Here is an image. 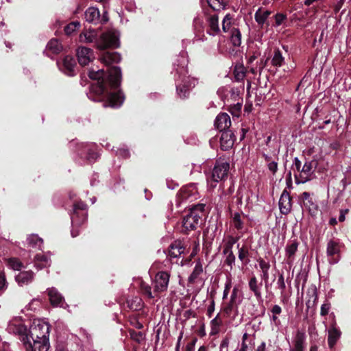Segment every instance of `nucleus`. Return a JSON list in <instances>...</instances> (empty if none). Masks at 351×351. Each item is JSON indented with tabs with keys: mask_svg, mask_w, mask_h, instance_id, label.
<instances>
[{
	"mask_svg": "<svg viewBox=\"0 0 351 351\" xmlns=\"http://www.w3.org/2000/svg\"><path fill=\"white\" fill-rule=\"evenodd\" d=\"M79 210L83 212V213L82 214L83 215L82 222L85 221L86 219V217L85 216L84 213V210H86V204H84L83 202H78L77 204H75L73 208V214L71 217L73 226H74V224H77L76 218L80 215L78 213Z\"/></svg>",
	"mask_w": 351,
	"mask_h": 351,
	"instance_id": "nucleus-27",
	"label": "nucleus"
},
{
	"mask_svg": "<svg viewBox=\"0 0 351 351\" xmlns=\"http://www.w3.org/2000/svg\"><path fill=\"white\" fill-rule=\"evenodd\" d=\"M221 132L220 137L221 147L223 149L227 150L232 147L234 144V135L230 130H225Z\"/></svg>",
	"mask_w": 351,
	"mask_h": 351,
	"instance_id": "nucleus-18",
	"label": "nucleus"
},
{
	"mask_svg": "<svg viewBox=\"0 0 351 351\" xmlns=\"http://www.w3.org/2000/svg\"><path fill=\"white\" fill-rule=\"evenodd\" d=\"M258 265L261 271L269 270L270 264L269 262L265 261L263 258L258 260Z\"/></svg>",
	"mask_w": 351,
	"mask_h": 351,
	"instance_id": "nucleus-55",
	"label": "nucleus"
},
{
	"mask_svg": "<svg viewBox=\"0 0 351 351\" xmlns=\"http://www.w3.org/2000/svg\"><path fill=\"white\" fill-rule=\"evenodd\" d=\"M204 208H205V205L204 204H198L197 205H195L193 206L192 208H191L190 211H195V213H198L199 215V213H203V211L204 210Z\"/></svg>",
	"mask_w": 351,
	"mask_h": 351,
	"instance_id": "nucleus-57",
	"label": "nucleus"
},
{
	"mask_svg": "<svg viewBox=\"0 0 351 351\" xmlns=\"http://www.w3.org/2000/svg\"><path fill=\"white\" fill-rule=\"evenodd\" d=\"M101 61L106 66L113 63H118L121 60V56L117 52H104L101 56Z\"/></svg>",
	"mask_w": 351,
	"mask_h": 351,
	"instance_id": "nucleus-19",
	"label": "nucleus"
},
{
	"mask_svg": "<svg viewBox=\"0 0 351 351\" xmlns=\"http://www.w3.org/2000/svg\"><path fill=\"white\" fill-rule=\"evenodd\" d=\"M170 278V274L167 271L158 272L152 280V287L148 284L142 282L141 283V291L142 293L149 299L158 298L160 294L167 290Z\"/></svg>",
	"mask_w": 351,
	"mask_h": 351,
	"instance_id": "nucleus-4",
	"label": "nucleus"
},
{
	"mask_svg": "<svg viewBox=\"0 0 351 351\" xmlns=\"http://www.w3.org/2000/svg\"><path fill=\"white\" fill-rule=\"evenodd\" d=\"M223 254L227 255L225 260V263L227 265H228L230 267V269H232L236 259L235 256L233 254V252H223Z\"/></svg>",
	"mask_w": 351,
	"mask_h": 351,
	"instance_id": "nucleus-49",
	"label": "nucleus"
},
{
	"mask_svg": "<svg viewBox=\"0 0 351 351\" xmlns=\"http://www.w3.org/2000/svg\"><path fill=\"white\" fill-rule=\"evenodd\" d=\"M346 0H339L334 6V12L337 13L342 8Z\"/></svg>",
	"mask_w": 351,
	"mask_h": 351,
	"instance_id": "nucleus-61",
	"label": "nucleus"
},
{
	"mask_svg": "<svg viewBox=\"0 0 351 351\" xmlns=\"http://www.w3.org/2000/svg\"><path fill=\"white\" fill-rule=\"evenodd\" d=\"M206 32L208 34L215 36L221 32L217 14L208 15L206 17Z\"/></svg>",
	"mask_w": 351,
	"mask_h": 351,
	"instance_id": "nucleus-13",
	"label": "nucleus"
},
{
	"mask_svg": "<svg viewBox=\"0 0 351 351\" xmlns=\"http://www.w3.org/2000/svg\"><path fill=\"white\" fill-rule=\"evenodd\" d=\"M49 300L53 306H62L63 304V298L61 294L55 289L51 288L48 290Z\"/></svg>",
	"mask_w": 351,
	"mask_h": 351,
	"instance_id": "nucleus-24",
	"label": "nucleus"
},
{
	"mask_svg": "<svg viewBox=\"0 0 351 351\" xmlns=\"http://www.w3.org/2000/svg\"><path fill=\"white\" fill-rule=\"evenodd\" d=\"M28 339L29 341L23 343L27 351H48L50 348L49 340V325L40 319L33 321L29 330H27Z\"/></svg>",
	"mask_w": 351,
	"mask_h": 351,
	"instance_id": "nucleus-2",
	"label": "nucleus"
},
{
	"mask_svg": "<svg viewBox=\"0 0 351 351\" xmlns=\"http://www.w3.org/2000/svg\"><path fill=\"white\" fill-rule=\"evenodd\" d=\"M279 208L282 214L287 215L291 210V199L287 190H284L279 200Z\"/></svg>",
	"mask_w": 351,
	"mask_h": 351,
	"instance_id": "nucleus-15",
	"label": "nucleus"
},
{
	"mask_svg": "<svg viewBox=\"0 0 351 351\" xmlns=\"http://www.w3.org/2000/svg\"><path fill=\"white\" fill-rule=\"evenodd\" d=\"M238 249V257L239 259L244 264H247L249 262V250L246 245L240 247L239 244H237Z\"/></svg>",
	"mask_w": 351,
	"mask_h": 351,
	"instance_id": "nucleus-35",
	"label": "nucleus"
},
{
	"mask_svg": "<svg viewBox=\"0 0 351 351\" xmlns=\"http://www.w3.org/2000/svg\"><path fill=\"white\" fill-rule=\"evenodd\" d=\"M277 286L278 288L280 289L281 291V295H283L285 289H286V285L285 282L284 276L282 274H280L277 280Z\"/></svg>",
	"mask_w": 351,
	"mask_h": 351,
	"instance_id": "nucleus-50",
	"label": "nucleus"
},
{
	"mask_svg": "<svg viewBox=\"0 0 351 351\" xmlns=\"http://www.w3.org/2000/svg\"><path fill=\"white\" fill-rule=\"evenodd\" d=\"M343 244L338 239H330L327 243L326 255L330 264H337L341 258V250Z\"/></svg>",
	"mask_w": 351,
	"mask_h": 351,
	"instance_id": "nucleus-8",
	"label": "nucleus"
},
{
	"mask_svg": "<svg viewBox=\"0 0 351 351\" xmlns=\"http://www.w3.org/2000/svg\"><path fill=\"white\" fill-rule=\"evenodd\" d=\"M232 287V281L230 279H228L225 283V287L223 293V299H226L228 298L229 291Z\"/></svg>",
	"mask_w": 351,
	"mask_h": 351,
	"instance_id": "nucleus-53",
	"label": "nucleus"
},
{
	"mask_svg": "<svg viewBox=\"0 0 351 351\" xmlns=\"http://www.w3.org/2000/svg\"><path fill=\"white\" fill-rule=\"evenodd\" d=\"M239 238L234 237L232 236H228L227 238V241L225 243L223 252H232L233 245L237 242Z\"/></svg>",
	"mask_w": 351,
	"mask_h": 351,
	"instance_id": "nucleus-42",
	"label": "nucleus"
},
{
	"mask_svg": "<svg viewBox=\"0 0 351 351\" xmlns=\"http://www.w3.org/2000/svg\"><path fill=\"white\" fill-rule=\"evenodd\" d=\"M15 278L20 286H23L32 281L34 278V273L31 271L20 272Z\"/></svg>",
	"mask_w": 351,
	"mask_h": 351,
	"instance_id": "nucleus-23",
	"label": "nucleus"
},
{
	"mask_svg": "<svg viewBox=\"0 0 351 351\" xmlns=\"http://www.w3.org/2000/svg\"><path fill=\"white\" fill-rule=\"evenodd\" d=\"M78 62L82 66H86L92 62L94 58L93 51L86 47H80L76 51Z\"/></svg>",
	"mask_w": 351,
	"mask_h": 351,
	"instance_id": "nucleus-11",
	"label": "nucleus"
},
{
	"mask_svg": "<svg viewBox=\"0 0 351 351\" xmlns=\"http://www.w3.org/2000/svg\"><path fill=\"white\" fill-rule=\"evenodd\" d=\"M254 348V338L244 333L243 336L242 348L240 351H252Z\"/></svg>",
	"mask_w": 351,
	"mask_h": 351,
	"instance_id": "nucleus-31",
	"label": "nucleus"
},
{
	"mask_svg": "<svg viewBox=\"0 0 351 351\" xmlns=\"http://www.w3.org/2000/svg\"><path fill=\"white\" fill-rule=\"evenodd\" d=\"M316 162L314 160H306L299 173L295 174L296 184H304L313 177Z\"/></svg>",
	"mask_w": 351,
	"mask_h": 351,
	"instance_id": "nucleus-9",
	"label": "nucleus"
},
{
	"mask_svg": "<svg viewBox=\"0 0 351 351\" xmlns=\"http://www.w3.org/2000/svg\"><path fill=\"white\" fill-rule=\"evenodd\" d=\"M223 322L219 316V313L210 321V332L211 335H215L220 331L221 326H222Z\"/></svg>",
	"mask_w": 351,
	"mask_h": 351,
	"instance_id": "nucleus-33",
	"label": "nucleus"
},
{
	"mask_svg": "<svg viewBox=\"0 0 351 351\" xmlns=\"http://www.w3.org/2000/svg\"><path fill=\"white\" fill-rule=\"evenodd\" d=\"M237 294H238V289L237 287H234L233 289H232V293H231V296H230V302H235V300L237 297Z\"/></svg>",
	"mask_w": 351,
	"mask_h": 351,
	"instance_id": "nucleus-64",
	"label": "nucleus"
},
{
	"mask_svg": "<svg viewBox=\"0 0 351 351\" xmlns=\"http://www.w3.org/2000/svg\"><path fill=\"white\" fill-rule=\"evenodd\" d=\"M340 336L341 332L337 328L331 327L328 329V343L330 349L336 344Z\"/></svg>",
	"mask_w": 351,
	"mask_h": 351,
	"instance_id": "nucleus-28",
	"label": "nucleus"
},
{
	"mask_svg": "<svg viewBox=\"0 0 351 351\" xmlns=\"http://www.w3.org/2000/svg\"><path fill=\"white\" fill-rule=\"evenodd\" d=\"M271 64L276 67H280L285 63V58L279 49H276L271 58Z\"/></svg>",
	"mask_w": 351,
	"mask_h": 351,
	"instance_id": "nucleus-34",
	"label": "nucleus"
},
{
	"mask_svg": "<svg viewBox=\"0 0 351 351\" xmlns=\"http://www.w3.org/2000/svg\"><path fill=\"white\" fill-rule=\"evenodd\" d=\"M271 313L273 315H279L282 313V308L279 305L275 304L271 308Z\"/></svg>",
	"mask_w": 351,
	"mask_h": 351,
	"instance_id": "nucleus-59",
	"label": "nucleus"
},
{
	"mask_svg": "<svg viewBox=\"0 0 351 351\" xmlns=\"http://www.w3.org/2000/svg\"><path fill=\"white\" fill-rule=\"evenodd\" d=\"M270 14V11L263 10L261 8H258L254 14V19L256 22L258 24V25L263 27L265 22L266 21V20L267 19Z\"/></svg>",
	"mask_w": 351,
	"mask_h": 351,
	"instance_id": "nucleus-30",
	"label": "nucleus"
},
{
	"mask_svg": "<svg viewBox=\"0 0 351 351\" xmlns=\"http://www.w3.org/2000/svg\"><path fill=\"white\" fill-rule=\"evenodd\" d=\"M299 243L296 240L289 241L285 247V256L288 259L294 260L295 254L298 251Z\"/></svg>",
	"mask_w": 351,
	"mask_h": 351,
	"instance_id": "nucleus-26",
	"label": "nucleus"
},
{
	"mask_svg": "<svg viewBox=\"0 0 351 351\" xmlns=\"http://www.w3.org/2000/svg\"><path fill=\"white\" fill-rule=\"evenodd\" d=\"M34 265L38 269H41L49 267L51 265V260L47 255L39 253L34 257Z\"/></svg>",
	"mask_w": 351,
	"mask_h": 351,
	"instance_id": "nucleus-21",
	"label": "nucleus"
},
{
	"mask_svg": "<svg viewBox=\"0 0 351 351\" xmlns=\"http://www.w3.org/2000/svg\"><path fill=\"white\" fill-rule=\"evenodd\" d=\"M184 247L179 241H176L171 244L169 248L168 256L170 258H178L184 252Z\"/></svg>",
	"mask_w": 351,
	"mask_h": 351,
	"instance_id": "nucleus-20",
	"label": "nucleus"
},
{
	"mask_svg": "<svg viewBox=\"0 0 351 351\" xmlns=\"http://www.w3.org/2000/svg\"><path fill=\"white\" fill-rule=\"evenodd\" d=\"M301 161L298 159V158L295 157L293 160V168H295V169L298 171V173H299L300 171H301Z\"/></svg>",
	"mask_w": 351,
	"mask_h": 351,
	"instance_id": "nucleus-60",
	"label": "nucleus"
},
{
	"mask_svg": "<svg viewBox=\"0 0 351 351\" xmlns=\"http://www.w3.org/2000/svg\"><path fill=\"white\" fill-rule=\"evenodd\" d=\"M97 36L96 30L90 29L80 34V41L95 43L99 49H104L108 47L117 48L119 46L118 36L114 32L108 31L103 33L99 38H97Z\"/></svg>",
	"mask_w": 351,
	"mask_h": 351,
	"instance_id": "nucleus-3",
	"label": "nucleus"
},
{
	"mask_svg": "<svg viewBox=\"0 0 351 351\" xmlns=\"http://www.w3.org/2000/svg\"><path fill=\"white\" fill-rule=\"evenodd\" d=\"M57 64L60 67V69L66 75L69 76L74 75V69L76 63L73 57L66 56L64 58L62 65L60 64L59 62H57Z\"/></svg>",
	"mask_w": 351,
	"mask_h": 351,
	"instance_id": "nucleus-14",
	"label": "nucleus"
},
{
	"mask_svg": "<svg viewBox=\"0 0 351 351\" xmlns=\"http://www.w3.org/2000/svg\"><path fill=\"white\" fill-rule=\"evenodd\" d=\"M177 73L180 78V82L177 80V92L180 97L185 98L188 96L190 88L194 87L197 81L193 77L186 76L187 72L184 66L180 68V71L177 69Z\"/></svg>",
	"mask_w": 351,
	"mask_h": 351,
	"instance_id": "nucleus-6",
	"label": "nucleus"
},
{
	"mask_svg": "<svg viewBox=\"0 0 351 351\" xmlns=\"http://www.w3.org/2000/svg\"><path fill=\"white\" fill-rule=\"evenodd\" d=\"M7 330L10 334L19 336L23 343H29V341H25L28 339L27 328L21 318L14 317L11 319L8 324Z\"/></svg>",
	"mask_w": 351,
	"mask_h": 351,
	"instance_id": "nucleus-7",
	"label": "nucleus"
},
{
	"mask_svg": "<svg viewBox=\"0 0 351 351\" xmlns=\"http://www.w3.org/2000/svg\"><path fill=\"white\" fill-rule=\"evenodd\" d=\"M304 341V335L300 332H298L295 337V347L298 350L302 349V343Z\"/></svg>",
	"mask_w": 351,
	"mask_h": 351,
	"instance_id": "nucleus-52",
	"label": "nucleus"
},
{
	"mask_svg": "<svg viewBox=\"0 0 351 351\" xmlns=\"http://www.w3.org/2000/svg\"><path fill=\"white\" fill-rule=\"evenodd\" d=\"M232 223L234 227L237 230H241L243 227V223L241 219V215L239 213H234L232 216Z\"/></svg>",
	"mask_w": 351,
	"mask_h": 351,
	"instance_id": "nucleus-43",
	"label": "nucleus"
},
{
	"mask_svg": "<svg viewBox=\"0 0 351 351\" xmlns=\"http://www.w3.org/2000/svg\"><path fill=\"white\" fill-rule=\"evenodd\" d=\"M349 212V209L348 208H345V209H341L340 210V214H339V221L340 222H343L345 221L346 219V215H347Z\"/></svg>",
	"mask_w": 351,
	"mask_h": 351,
	"instance_id": "nucleus-58",
	"label": "nucleus"
},
{
	"mask_svg": "<svg viewBox=\"0 0 351 351\" xmlns=\"http://www.w3.org/2000/svg\"><path fill=\"white\" fill-rule=\"evenodd\" d=\"M27 242L29 246L38 249L41 248L43 243V239L36 234L29 236L27 239Z\"/></svg>",
	"mask_w": 351,
	"mask_h": 351,
	"instance_id": "nucleus-37",
	"label": "nucleus"
},
{
	"mask_svg": "<svg viewBox=\"0 0 351 351\" xmlns=\"http://www.w3.org/2000/svg\"><path fill=\"white\" fill-rule=\"evenodd\" d=\"M230 125V117L227 113H220L215 119V125L220 132L228 130Z\"/></svg>",
	"mask_w": 351,
	"mask_h": 351,
	"instance_id": "nucleus-16",
	"label": "nucleus"
},
{
	"mask_svg": "<svg viewBox=\"0 0 351 351\" xmlns=\"http://www.w3.org/2000/svg\"><path fill=\"white\" fill-rule=\"evenodd\" d=\"M85 19L89 23H97L100 20V14L97 8L91 7L85 12Z\"/></svg>",
	"mask_w": 351,
	"mask_h": 351,
	"instance_id": "nucleus-25",
	"label": "nucleus"
},
{
	"mask_svg": "<svg viewBox=\"0 0 351 351\" xmlns=\"http://www.w3.org/2000/svg\"><path fill=\"white\" fill-rule=\"evenodd\" d=\"M304 206L308 210L311 215H314L318 209L317 204L314 202L308 192H304L301 195Z\"/></svg>",
	"mask_w": 351,
	"mask_h": 351,
	"instance_id": "nucleus-17",
	"label": "nucleus"
},
{
	"mask_svg": "<svg viewBox=\"0 0 351 351\" xmlns=\"http://www.w3.org/2000/svg\"><path fill=\"white\" fill-rule=\"evenodd\" d=\"M203 272V267L200 261L196 262L193 272L189 277L188 281L191 284H194L197 280L199 276Z\"/></svg>",
	"mask_w": 351,
	"mask_h": 351,
	"instance_id": "nucleus-32",
	"label": "nucleus"
},
{
	"mask_svg": "<svg viewBox=\"0 0 351 351\" xmlns=\"http://www.w3.org/2000/svg\"><path fill=\"white\" fill-rule=\"evenodd\" d=\"M248 285L250 291L254 293L256 299H261L262 297L261 291V287L262 284H258V280L256 276H254L250 279Z\"/></svg>",
	"mask_w": 351,
	"mask_h": 351,
	"instance_id": "nucleus-29",
	"label": "nucleus"
},
{
	"mask_svg": "<svg viewBox=\"0 0 351 351\" xmlns=\"http://www.w3.org/2000/svg\"><path fill=\"white\" fill-rule=\"evenodd\" d=\"M232 16L227 14L222 20L221 27L223 32H231Z\"/></svg>",
	"mask_w": 351,
	"mask_h": 351,
	"instance_id": "nucleus-40",
	"label": "nucleus"
},
{
	"mask_svg": "<svg viewBox=\"0 0 351 351\" xmlns=\"http://www.w3.org/2000/svg\"><path fill=\"white\" fill-rule=\"evenodd\" d=\"M9 348L10 345L5 341H2L0 339V351H7Z\"/></svg>",
	"mask_w": 351,
	"mask_h": 351,
	"instance_id": "nucleus-62",
	"label": "nucleus"
},
{
	"mask_svg": "<svg viewBox=\"0 0 351 351\" xmlns=\"http://www.w3.org/2000/svg\"><path fill=\"white\" fill-rule=\"evenodd\" d=\"M230 40L234 46L238 47L241 44V34L238 28L232 27L230 32Z\"/></svg>",
	"mask_w": 351,
	"mask_h": 351,
	"instance_id": "nucleus-38",
	"label": "nucleus"
},
{
	"mask_svg": "<svg viewBox=\"0 0 351 351\" xmlns=\"http://www.w3.org/2000/svg\"><path fill=\"white\" fill-rule=\"evenodd\" d=\"M330 308V304L328 302H324L321 306V310H320L321 315L322 316L326 315L328 313Z\"/></svg>",
	"mask_w": 351,
	"mask_h": 351,
	"instance_id": "nucleus-54",
	"label": "nucleus"
},
{
	"mask_svg": "<svg viewBox=\"0 0 351 351\" xmlns=\"http://www.w3.org/2000/svg\"><path fill=\"white\" fill-rule=\"evenodd\" d=\"M90 78L97 80V85L93 90L97 95H108L107 102L104 107L119 108L124 101V96L121 91H116L121 83V72L118 66H112L107 70H94L88 71Z\"/></svg>",
	"mask_w": 351,
	"mask_h": 351,
	"instance_id": "nucleus-1",
	"label": "nucleus"
},
{
	"mask_svg": "<svg viewBox=\"0 0 351 351\" xmlns=\"http://www.w3.org/2000/svg\"><path fill=\"white\" fill-rule=\"evenodd\" d=\"M201 216L195 211L190 213L184 217L182 221L183 228L186 231L195 230L199 224Z\"/></svg>",
	"mask_w": 351,
	"mask_h": 351,
	"instance_id": "nucleus-12",
	"label": "nucleus"
},
{
	"mask_svg": "<svg viewBox=\"0 0 351 351\" xmlns=\"http://www.w3.org/2000/svg\"><path fill=\"white\" fill-rule=\"evenodd\" d=\"M129 333L131 339L136 342L141 343L145 339L144 334L142 332L130 330Z\"/></svg>",
	"mask_w": 351,
	"mask_h": 351,
	"instance_id": "nucleus-45",
	"label": "nucleus"
},
{
	"mask_svg": "<svg viewBox=\"0 0 351 351\" xmlns=\"http://www.w3.org/2000/svg\"><path fill=\"white\" fill-rule=\"evenodd\" d=\"M80 26V23L78 21H74L70 23L67 25L64 28V32L67 35L71 34L73 32H75L77 28Z\"/></svg>",
	"mask_w": 351,
	"mask_h": 351,
	"instance_id": "nucleus-46",
	"label": "nucleus"
},
{
	"mask_svg": "<svg viewBox=\"0 0 351 351\" xmlns=\"http://www.w3.org/2000/svg\"><path fill=\"white\" fill-rule=\"evenodd\" d=\"M5 278L3 273H0V295L4 291L5 289Z\"/></svg>",
	"mask_w": 351,
	"mask_h": 351,
	"instance_id": "nucleus-56",
	"label": "nucleus"
},
{
	"mask_svg": "<svg viewBox=\"0 0 351 351\" xmlns=\"http://www.w3.org/2000/svg\"><path fill=\"white\" fill-rule=\"evenodd\" d=\"M229 169L230 164L228 161L223 159L217 160L213 169L211 176L207 178L208 187L209 189H214L219 181L226 178Z\"/></svg>",
	"mask_w": 351,
	"mask_h": 351,
	"instance_id": "nucleus-5",
	"label": "nucleus"
},
{
	"mask_svg": "<svg viewBox=\"0 0 351 351\" xmlns=\"http://www.w3.org/2000/svg\"><path fill=\"white\" fill-rule=\"evenodd\" d=\"M275 25L280 26L287 19V16L282 13H278L275 15Z\"/></svg>",
	"mask_w": 351,
	"mask_h": 351,
	"instance_id": "nucleus-51",
	"label": "nucleus"
},
{
	"mask_svg": "<svg viewBox=\"0 0 351 351\" xmlns=\"http://www.w3.org/2000/svg\"><path fill=\"white\" fill-rule=\"evenodd\" d=\"M47 49L53 53H59L62 49V46L57 39H51L49 40L47 45Z\"/></svg>",
	"mask_w": 351,
	"mask_h": 351,
	"instance_id": "nucleus-36",
	"label": "nucleus"
},
{
	"mask_svg": "<svg viewBox=\"0 0 351 351\" xmlns=\"http://www.w3.org/2000/svg\"><path fill=\"white\" fill-rule=\"evenodd\" d=\"M223 311L228 317H230L232 313L237 314L238 308L234 302H229L223 308Z\"/></svg>",
	"mask_w": 351,
	"mask_h": 351,
	"instance_id": "nucleus-41",
	"label": "nucleus"
},
{
	"mask_svg": "<svg viewBox=\"0 0 351 351\" xmlns=\"http://www.w3.org/2000/svg\"><path fill=\"white\" fill-rule=\"evenodd\" d=\"M83 150L80 152L81 157H85L89 162L95 161L98 155L96 152L92 150L94 147L93 145H82Z\"/></svg>",
	"mask_w": 351,
	"mask_h": 351,
	"instance_id": "nucleus-22",
	"label": "nucleus"
},
{
	"mask_svg": "<svg viewBox=\"0 0 351 351\" xmlns=\"http://www.w3.org/2000/svg\"><path fill=\"white\" fill-rule=\"evenodd\" d=\"M278 158L276 156L274 157V160L270 161L266 164L267 169L272 173V175H275L278 171Z\"/></svg>",
	"mask_w": 351,
	"mask_h": 351,
	"instance_id": "nucleus-48",
	"label": "nucleus"
},
{
	"mask_svg": "<svg viewBox=\"0 0 351 351\" xmlns=\"http://www.w3.org/2000/svg\"><path fill=\"white\" fill-rule=\"evenodd\" d=\"M199 197L197 190L195 184H191L182 187L177 196V204L179 206L182 202H192Z\"/></svg>",
	"mask_w": 351,
	"mask_h": 351,
	"instance_id": "nucleus-10",
	"label": "nucleus"
},
{
	"mask_svg": "<svg viewBox=\"0 0 351 351\" xmlns=\"http://www.w3.org/2000/svg\"><path fill=\"white\" fill-rule=\"evenodd\" d=\"M228 343H229V339L228 338H224L221 342L220 350H222L227 349L228 346Z\"/></svg>",
	"mask_w": 351,
	"mask_h": 351,
	"instance_id": "nucleus-63",
	"label": "nucleus"
},
{
	"mask_svg": "<svg viewBox=\"0 0 351 351\" xmlns=\"http://www.w3.org/2000/svg\"><path fill=\"white\" fill-rule=\"evenodd\" d=\"M245 69L242 64L236 65L234 69V78L237 82L243 80L245 77Z\"/></svg>",
	"mask_w": 351,
	"mask_h": 351,
	"instance_id": "nucleus-39",
	"label": "nucleus"
},
{
	"mask_svg": "<svg viewBox=\"0 0 351 351\" xmlns=\"http://www.w3.org/2000/svg\"><path fill=\"white\" fill-rule=\"evenodd\" d=\"M206 1L214 10H220L225 7L223 0H206Z\"/></svg>",
	"mask_w": 351,
	"mask_h": 351,
	"instance_id": "nucleus-44",
	"label": "nucleus"
},
{
	"mask_svg": "<svg viewBox=\"0 0 351 351\" xmlns=\"http://www.w3.org/2000/svg\"><path fill=\"white\" fill-rule=\"evenodd\" d=\"M8 265L14 270H20L22 267V263L15 258H10L8 261Z\"/></svg>",
	"mask_w": 351,
	"mask_h": 351,
	"instance_id": "nucleus-47",
	"label": "nucleus"
}]
</instances>
